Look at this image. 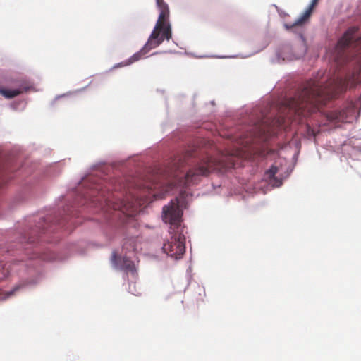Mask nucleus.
Here are the masks:
<instances>
[{"instance_id": "obj_13", "label": "nucleus", "mask_w": 361, "mask_h": 361, "mask_svg": "<svg viewBox=\"0 0 361 361\" xmlns=\"http://www.w3.org/2000/svg\"><path fill=\"white\" fill-rule=\"evenodd\" d=\"M19 289V286L15 287L12 290L9 292H3L0 290V300H5L12 295L16 290Z\"/></svg>"}, {"instance_id": "obj_17", "label": "nucleus", "mask_w": 361, "mask_h": 361, "mask_svg": "<svg viewBox=\"0 0 361 361\" xmlns=\"http://www.w3.org/2000/svg\"><path fill=\"white\" fill-rule=\"evenodd\" d=\"M307 126L308 130H310V125H309V124H307Z\"/></svg>"}, {"instance_id": "obj_11", "label": "nucleus", "mask_w": 361, "mask_h": 361, "mask_svg": "<svg viewBox=\"0 0 361 361\" xmlns=\"http://www.w3.org/2000/svg\"><path fill=\"white\" fill-rule=\"evenodd\" d=\"M23 90H5L0 88V94L4 96L7 99H12L15 97L18 96L21 93H23Z\"/></svg>"}, {"instance_id": "obj_5", "label": "nucleus", "mask_w": 361, "mask_h": 361, "mask_svg": "<svg viewBox=\"0 0 361 361\" xmlns=\"http://www.w3.org/2000/svg\"><path fill=\"white\" fill-rule=\"evenodd\" d=\"M357 28L352 27L338 40L336 51L340 57L344 56L345 50L350 48L355 49V51L357 53L356 55L361 54V37L357 38Z\"/></svg>"}, {"instance_id": "obj_10", "label": "nucleus", "mask_w": 361, "mask_h": 361, "mask_svg": "<svg viewBox=\"0 0 361 361\" xmlns=\"http://www.w3.org/2000/svg\"><path fill=\"white\" fill-rule=\"evenodd\" d=\"M121 269H123L124 271H126L127 272H130L133 275L136 274V268H135L134 262L132 260L124 257L122 259V264H121Z\"/></svg>"}, {"instance_id": "obj_18", "label": "nucleus", "mask_w": 361, "mask_h": 361, "mask_svg": "<svg viewBox=\"0 0 361 361\" xmlns=\"http://www.w3.org/2000/svg\"><path fill=\"white\" fill-rule=\"evenodd\" d=\"M341 83H343V85L345 83V82H343L342 80H340Z\"/></svg>"}, {"instance_id": "obj_4", "label": "nucleus", "mask_w": 361, "mask_h": 361, "mask_svg": "<svg viewBox=\"0 0 361 361\" xmlns=\"http://www.w3.org/2000/svg\"><path fill=\"white\" fill-rule=\"evenodd\" d=\"M156 2L160 11V13L155 27L146 43V48L147 49L156 48L160 45L164 39L169 41L172 37L171 28L169 23V6L164 0H156Z\"/></svg>"}, {"instance_id": "obj_16", "label": "nucleus", "mask_w": 361, "mask_h": 361, "mask_svg": "<svg viewBox=\"0 0 361 361\" xmlns=\"http://www.w3.org/2000/svg\"><path fill=\"white\" fill-rule=\"evenodd\" d=\"M27 242H28V243H32V242H34V240H33L32 239H31L30 238H29L27 239Z\"/></svg>"}, {"instance_id": "obj_7", "label": "nucleus", "mask_w": 361, "mask_h": 361, "mask_svg": "<svg viewBox=\"0 0 361 361\" xmlns=\"http://www.w3.org/2000/svg\"><path fill=\"white\" fill-rule=\"evenodd\" d=\"M142 204V200L138 197H131L130 200L128 197L118 203H116L113 207L115 210H121L128 216H133L139 212L140 207Z\"/></svg>"}, {"instance_id": "obj_12", "label": "nucleus", "mask_w": 361, "mask_h": 361, "mask_svg": "<svg viewBox=\"0 0 361 361\" xmlns=\"http://www.w3.org/2000/svg\"><path fill=\"white\" fill-rule=\"evenodd\" d=\"M7 264H3L0 262V281L6 278L8 274V267Z\"/></svg>"}, {"instance_id": "obj_19", "label": "nucleus", "mask_w": 361, "mask_h": 361, "mask_svg": "<svg viewBox=\"0 0 361 361\" xmlns=\"http://www.w3.org/2000/svg\"><path fill=\"white\" fill-rule=\"evenodd\" d=\"M312 133L315 136V133L313 130H312Z\"/></svg>"}, {"instance_id": "obj_14", "label": "nucleus", "mask_w": 361, "mask_h": 361, "mask_svg": "<svg viewBox=\"0 0 361 361\" xmlns=\"http://www.w3.org/2000/svg\"><path fill=\"white\" fill-rule=\"evenodd\" d=\"M278 172V168L276 166H272L267 171V175L269 178H274V176Z\"/></svg>"}, {"instance_id": "obj_6", "label": "nucleus", "mask_w": 361, "mask_h": 361, "mask_svg": "<svg viewBox=\"0 0 361 361\" xmlns=\"http://www.w3.org/2000/svg\"><path fill=\"white\" fill-rule=\"evenodd\" d=\"M355 107L350 104L341 110H335L326 114L327 119L334 123H351L355 118Z\"/></svg>"}, {"instance_id": "obj_3", "label": "nucleus", "mask_w": 361, "mask_h": 361, "mask_svg": "<svg viewBox=\"0 0 361 361\" xmlns=\"http://www.w3.org/2000/svg\"><path fill=\"white\" fill-rule=\"evenodd\" d=\"M163 213L164 221L171 225L169 231L172 235L171 239L164 244L163 251L171 257L180 259L185 252V238L180 224L183 212L178 198L172 200L169 205L164 206Z\"/></svg>"}, {"instance_id": "obj_1", "label": "nucleus", "mask_w": 361, "mask_h": 361, "mask_svg": "<svg viewBox=\"0 0 361 361\" xmlns=\"http://www.w3.org/2000/svg\"><path fill=\"white\" fill-rule=\"evenodd\" d=\"M193 156L194 154L191 151L177 155L163 168L159 169L155 175H151L147 180L138 183L137 187L140 190H147L155 199L163 198L164 194L173 188H187L197 184L202 177H206L224 166L222 162L215 157L206 155L196 160L185 176H181L180 169Z\"/></svg>"}, {"instance_id": "obj_9", "label": "nucleus", "mask_w": 361, "mask_h": 361, "mask_svg": "<svg viewBox=\"0 0 361 361\" xmlns=\"http://www.w3.org/2000/svg\"><path fill=\"white\" fill-rule=\"evenodd\" d=\"M150 49H149H149L146 48V44H145L144 46V47L140 51L134 54L130 59H128V61L121 63L118 66H128V65H130L135 61H137L145 54H147Z\"/></svg>"}, {"instance_id": "obj_20", "label": "nucleus", "mask_w": 361, "mask_h": 361, "mask_svg": "<svg viewBox=\"0 0 361 361\" xmlns=\"http://www.w3.org/2000/svg\"><path fill=\"white\" fill-rule=\"evenodd\" d=\"M113 257H114V259H116V254H114Z\"/></svg>"}, {"instance_id": "obj_15", "label": "nucleus", "mask_w": 361, "mask_h": 361, "mask_svg": "<svg viewBox=\"0 0 361 361\" xmlns=\"http://www.w3.org/2000/svg\"><path fill=\"white\" fill-rule=\"evenodd\" d=\"M282 182L280 180H276V183H274V185L279 187L281 185Z\"/></svg>"}, {"instance_id": "obj_2", "label": "nucleus", "mask_w": 361, "mask_h": 361, "mask_svg": "<svg viewBox=\"0 0 361 361\" xmlns=\"http://www.w3.org/2000/svg\"><path fill=\"white\" fill-rule=\"evenodd\" d=\"M330 90L322 82L310 80L303 83L295 97L288 98L280 107V115L275 118L273 126H286L289 121L302 122L303 118L316 113L319 106L329 98Z\"/></svg>"}, {"instance_id": "obj_8", "label": "nucleus", "mask_w": 361, "mask_h": 361, "mask_svg": "<svg viewBox=\"0 0 361 361\" xmlns=\"http://www.w3.org/2000/svg\"><path fill=\"white\" fill-rule=\"evenodd\" d=\"M319 0H312L308 8L305 11V12L301 15V16L293 23H285L284 27L286 30H292L293 27L296 26H300L303 25L305 22H307L310 18L313 10L317 6Z\"/></svg>"}]
</instances>
